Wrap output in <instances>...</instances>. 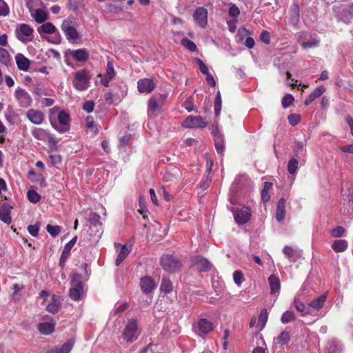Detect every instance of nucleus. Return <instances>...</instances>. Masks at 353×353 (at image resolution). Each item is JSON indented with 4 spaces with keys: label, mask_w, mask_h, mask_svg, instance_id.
<instances>
[{
    "label": "nucleus",
    "mask_w": 353,
    "mask_h": 353,
    "mask_svg": "<svg viewBox=\"0 0 353 353\" xmlns=\"http://www.w3.org/2000/svg\"><path fill=\"white\" fill-rule=\"evenodd\" d=\"M325 91V88L324 86H319L307 97L304 103L306 105L310 104L313 101L319 98Z\"/></svg>",
    "instance_id": "25"
},
{
    "label": "nucleus",
    "mask_w": 353,
    "mask_h": 353,
    "mask_svg": "<svg viewBox=\"0 0 353 353\" xmlns=\"http://www.w3.org/2000/svg\"><path fill=\"white\" fill-rule=\"evenodd\" d=\"M39 331L43 334H49L54 330V324L52 323H41L38 325Z\"/></svg>",
    "instance_id": "29"
},
{
    "label": "nucleus",
    "mask_w": 353,
    "mask_h": 353,
    "mask_svg": "<svg viewBox=\"0 0 353 353\" xmlns=\"http://www.w3.org/2000/svg\"><path fill=\"white\" fill-rule=\"evenodd\" d=\"M101 216L96 212H91L90 214L88 221L92 225H97L101 224L100 223Z\"/></svg>",
    "instance_id": "51"
},
{
    "label": "nucleus",
    "mask_w": 353,
    "mask_h": 353,
    "mask_svg": "<svg viewBox=\"0 0 353 353\" xmlns=\"http://www.w3.org/2000/svg\"><path fill=\"white\" fill-rule=\"evenodd\" d=\"M181 44L191 52H195L197 50L195 43L187 38L181 40Z\"/></svg>",
    "instance_id": "47"
},
{
    "label": "nucleus",
    "mask_w": 353,
    "mask_h": 353,
    "mask_svg": "<svg viewBox=\"0 0 353 353\" xmlns=\"http://www.w3.org/2000/svg\"><path fill=\"white\" fill-rule=\"evenodd\" d=\"M161 265L167 272H174L181 268V262L172 255H163L161 259Z\"/></svg>",
    "instance_id": "8"
},
{
    "label": "nucleus",
    "mask_w": 353,
    "mask_h": 353,
    "mask_svg": "<svg viewBox=\"0 0 353 353\" xmlns=\"http://www.w3.org/2000/svg\"><path fill=\"white\" fill-rule=\"evenodd\" d=\"M59 123L56 121H50L52 128L59 133H65L70 129V115L65 111L61 110L58 114Z\"/></svg>",
    "instance_id": "5"
},
{
    "label": "nucleus",
    "mask_w": 353,
    "mask_h": 353,
    "mask_svg": "<svg viewBox=\"0 0 353 353\" xmlns=\"http://www.w3.org/2000/svg\"><path fill=\"white\" fill-rule=\"evenodd\" d=\"M233 279L237 285H240L242 283L243 279V275L242 272L237 270L234 271L233 273Z\"/></svg>",
    "instance_id": "56"
},
{
    "label": "nucleus",
    "mask_w": 353,
    "mask_h": 353,
    "mask_svg": "<svg viewBox=\"0 0 353 353\" xmlns=\"http://www.w3.org/2000/svg\"><path fill=\"white\" fill-rule=\"evenodd\" d=\"M39 227L38 225H30L28 227V232L32 236H37L39 234Z\"/></svg>",
    "instance_id": "60"
},
{
    "label": "nucleus",
    "mask_w": 353,
    "mask_h": 353,
    "mask_svg": "<svg viewBox=\"0 0 353 353\" xmlns=\"http://www.w3.org/2000/svg\"><path fill=\"white\" fill-rule=\"evenodd\" d=\"M268 318V310L264 308L261 310L258 319L259 325H260L259 330H261L265 327Z\"/></svg>",
    "instance_id": "39"
},
{
    "label": "nucleus",
    "mask_w": 353,
    "mask_h": 353,
    "mask_svg": "<svg viewBox=\"0 0 353 353\" xmlns=\"http://www.w3.org/2000/svg\"><path fill=\"white\" fill-rule=\"evenodd\" d=\"M294 303L296 310L299 312H301L303 316L308 313L307 312H305V305L301 301H299L298 299H295Z\"/></svg>",
    "instance_id": "57"
},
{
    "label": "nucleus",
    "mask_w": 353,
    "mask_h": 353,
    "mask_svg": "<svg viewBox=\"0 0 353 353\" xmlns=\"http://www.w3.org/2000/svg\"><path fill=\"white\" fill-rule=\"evenodd\" d=\"M56 30L57 29L55 26L50 22L43 23L38 28V32L39 34H41L42 32L46 34H52L56 32Z\"/></svg>",
    "instance_id": "34"
},
{
    "label": "nucleus",
    "mask_w": 353,
    "mask_h": 353,
    "mask_svg": "<svg viewBox=\"0 0 353 353\" xmlns=\"http://www.w3.org/2000/svg\"><path fill=\"white\" fill-rule=\"evenodd\" d=\"M183 107L185 108L189 112L193 111V99L192 96H190L186 99L183 104Z\"/></svg>",
    "instance_id": "55"
},
{
    "label": "nucleus",
    "mask_w": 353,
    "mask_h": 353,
    "mask_svg": "<svg viewBox=\"0 0 353 353\" xmlns=\"http://www.w3.org/2000/svg\"><path fill=\"white\" fill-rule=\"evenodd\" d=\"M116 72L113 64L111 61H108L106 67V72L104 76L109 77V79H113L115 77Z\"/></svg>",
    "instance_id": "49"
},
{
    "label": "nucleus",
    "mask_w": 353,
    "mask_h": 353,
    "mask_svg": "<svg viewBox=\"0 0 353 353\" xmlns=\"http://www.w3.org/2000/svg\"><path fill=\"white\" fill-rule=\"evenodd\" d=\"M160 289L161 292L165 294L170 293L173 290V286L170 280L166 278H163Z\"/></svg>",
    "instance_id": "36"
},
{
    "label": "nucleus",
    "mask_w": 353,
    "mask_h": 353,
    "mask_svg": "<svg viewBox=\"0 0 353 353\" xmlns=\"http://www.w3.org/2000/svg\"><path fill=\"white\" fill-rule=\"evenodd\" d=\"M32 17L39 23H43L48 19L46 12L41 9L36 10L34 13L32 14Z\"/></svg>",
    "instance_id": "35"
},
{
    "label": "nucleus",
    "mask_w": 353,
    "mask_h": 353,
    "mask_svg": "<svg viewBox=\"0 0 353 353\" xmlns=\"http://www.w3.org/2000/svg\"><path fill=\"white\" fill-rule=\"evenodd\" d=\"M32 135L37 140L46 141L49 137V132L43 128H34L31 131Z\"/></svg>",
    "instance_id": "26"
},
{
    "label": "nucleus",
    "mask_w": 353,
    "mask_h": 353,
    "mask_svg": "<svg viewBox=\"0 0 353 353\" xmlns=\"http://www.w3.org/2000/svg\"><path fill=\"white\" fill-rule=\"evenodd\" d=\"M94 107V103L92 101H86L83 106V109L88 113H90L93 111Z\"/></svg>",
    "instance_id": "61"
},
{
    "label": "nucleus",
    "mask_w": 353,
    "mask_h": 353,
    "mask_svg": "<svg viewBox=\"0 0 353 353\" xmlns=\"http://www.w3.org/2000/svg\"><path fill=\"white\" fill-rule=\"evenodd\" d=\"M196 24L201 28H205L208 24V10L203 7L198 8L193 15Z\"/></svg>",
    "instance_id": "12"
},
{
    "label": "nucleus",
    "mask_w": 353,
    "mask_h": 353,
    "mask_svg": "<svg viewBox=\"0 0 353 353\" xmlns=\"http://www.w3.org/2000/svg\"><path fill=\"white\" fill-rule=\"evenodd\" d=\"M272 187V183L271 182H265L263 185V189L261 191V198L264 202H268L270 199V195L269 194V190Z\"/></svg>",
    "instance_id": "38"
},
{
    "label": "nucleus",
    "mask_w": 353,
    "mask_h": 353,
    "mask_svg": "<svg viewBox=\"0 0 353 353\" xmlns=\"http://www.w3.org/2000/svg\"><path fill=\"white\" fill-rule=\"evenodd\" d=\"M294 97L290 94H285L282 99V106L287 108L290 106L294 101Z\"/></svg>",
    "instance_id": "50"
},
{
    "label": "nucleus",
    "mask_w": 353,
    "mask_h": 353,
    "mask_svg": "<svg viewBox=\"0 0 353 353\" xmlns=\"http://www.w3.org/2000/svg\"><path fill=\"white\" fill-rule=\"evenodd\" d=\"M261 40L266 43V44H268L270 43V34L267 31H263L261 33Z\"/></svg>",
    "instance_id": "64"
},
{
    "label": "nucleus",
    "mask_w": 353,
    "mask_h": 353,
    "mask_svg": "<svg viewBox=\"0 0 353 353\" xmlns=\"http://www.w3.org/2000/svg\"><path fill=\"white\" fill-rule=\"evenodd\" d=\"M294 156L299 159L305 157L306 149L304 143L302 142H296L294 146Z\"/></svg>",
    "instance_id": "30"
},
{
    "label": "nucleus",
    "mask_w": 353,
    "mask_h": 353,
    "mask_svg": "<svg viewBox=\"0 0 353 353\" xmlns=\"http://www.w3.org/2000/svg\"><path fill=\"white\" fill-rule=\"evenodd\" d=\"M285 215V201L283 198L279 200L276 212V219L279 222L283 221Z\"/></svg>",
    "instance_id": "22"
},
{
    "label": "nucleus",
    "mask_w": 353,
    "mask_h": 353,
    "mask_svg": "<svg viewBox=\"0 0 353 353\" xmlns=\"http://www.w3.org/2000/svg\"><path fill=\"white\" fill-rule=\"evenodd\" d=\"M345 232V229L342 226H337L331 231V235L334 237H340Z\"/></svg>",
    "instance_id": "58"
},
{
    "label": "nucleus",
    "mask_w": 353,
    "mask_h": 353,
    "mask_svg": "<svg viewBox=\"0 0 353 353\" xmlns=\"http://www.w3.org/2000/svg\"><path fill=\"white\" fill-rule=\"evenodd\" d=\"M165 96L160 94L157 97H151L148 101V114L149 116H156L159 114L164 105Z\"/></svg>",
    "instance_id": "4"
},
{
    "label": "nucleus",
    "mask_w": 353,
    "mask_h": 353,
    "mask_svg": "<svg viewBox=\"0 0 353 353\" xmlns=\"http://www.w3.org/2000/svg\"><path fill=\"white\" fill-rule=\"evenodd\" d=\"M268 281L270 286L271 294H278L281 288V284L279 278L274 274H272L269 277Z\"/></svg>",
    "instance_id": "24"
},
{
    "label": "nucleus",
    "mask_w": 353,
    "mask_h": 353,
    "mask_svg": "<svg viewBox=\"0 0 353 353\" xmlns=\"http://www.w3.org/2000/svg\"><path fill=\"white\" fill-rule=\"evenodd\" d=\"M295 319L294 314L292 311H286L281 316V321L283 323H288L293 321Z\"/></svg>",
    "instance_id": "44"
},
{
    "label": "nucleus",
    "mask_w": 353,
    "mask_h": 353,
    "mask_svg": "<svg viewBox=\"0 0 353 353\" xmlns=\"http://www.w3.org/2000/svg\"><path fill=\"white\" fill-rule=\"evenodd\" d=\"M74 18L70 16L63 20L61 24L62 31L65 34L66 39L72 43H77L80 39L79 34L74 26Z\"/></svg>",
    "instance_id": "1"
},
{
    "label": "nucleus",
    "mask_w": 353,
    "mask_h": 353,
    "mask_svg": "<svg viewBox=\"0 0 353 353\" xmlns=\"http://www.w3.org/2000/svg\"><path fill=\"white\" fill-rule=\"evenodd\" d=\"M193 264L200 272H207L212 267L210 263L206 259L202 257H196L193 260Z\"/></svg>",
    "instance_id": "20"
},
{
    "label": "nucleus",
    "mask_w": 353,
    "mask_h": 353,
    "mask_svg": "<svg viewBox=\"0 0 353 353\" xmlns=\"http://www.w3.org/2000/svg\"><path fill=\"white\" fill-rule=\"evenodd\" d=\"M198 329L199 332L197 334L199 335L208 334L213 330V325L210 321L202 319L198 322Z\"/></svg>",
    "instance_id": "21"
},
{
    "label": "nucleus",
    "mask_w": 353,
    "mask_h": 353,
    "mask_svg": "<svg viewBox=\"0 0 353 353\" xmlns=\"http://www.w3.org/2000/svg\"><path fill=\"white\" fill-rule=\"evenodd\" d=\"M33 92L39 97L48 95V93L42 84H37L34 88Z\"/></svg>",
    "instance_id": "54"
},
{
    "label": "nucleus",
    "mask_w": 353,
    "mask_h": 353,
    "mask_svg": "<svg viewBox=\"0 0 353 353\" xmlns=\"http://www.w3.org/2000/svg\"><path fill=\"white\" fill-rule=\"evenodd\" d=\"M347 242L346 240H336L333 242L332 248L336 252H344L347 248Z\"/></svg>",
    "instance_id": "31"
},
{
    "label": "nucleus",
    "mask_w": 353,
    "mask_h": 353,
    "mask_svg": "<svg viewBox=\"0 0 353 353\" xmlns=\"http://www.w3.org/2000/svg\"><path fill=\"white\" fill-rule=\"evenodd\" d=\"M290 333L287 331H283L280 335L277 337L278 343L280 345H285L287 344L290 341Z\"/></svg>",
    "instance_id": "46"
},
{
    "label": "nucleus",
    "mask_w": 353,
    "mask_h": 353,
    "mask_svg": "<svg viewBox=\"0 0 353 353\" xmlns=\"http://www.w3.org/2000/svg\"><path fill=\"white\" fill-rule=\"evenodd\" d=\"M9 13L10 8L8 4L3 0H0V16L6 17Z\"/></svg>",
    "instance_id": "53"
},
{
    "label": "nucleus",
    "mask_w": 353,
    "mask_h": 353,
    "mask_svg": "<svg viewBox=\"0 0 353 353\" xmlns=\"http://www.w3.org/2000/svg\"><path fill=\"white\" fill-rule=\"evenodd\" d=\"M240 10L237 6H236L235 5H232L230 6L229 10L230 16L234 17L238 16Z\"/></svg>",
    "instance_id": "63"
},
{
    "label": "nucleus",
    "mask_w": 353,
    "mask_h": 353,
    "mask_svg": "<svg viewBox=\"0 0 353 353\" xmlns=\"http://www.w3.org/2000/svg\"><path fill=\"white\" fill-rule=\"evenodd\" d=\"M28 199L30 202L37 203L40 201L41 196L36 191L30 190L28 192Z\"/></svg>",
    "instance_id": "48"
},
{
    "label": "nucleus",
    "mask_w": 353,
    "mask_h": 353,
    "mask_svg": "<svg viewBox=\"0 0 353 353\" xmlns=\"http://www.w3.org/2000/svg\"><path fill=\"white\" fill-rule=\"evenodd\" d=\"M14 97L17 100L19 105L21 108H28L32 103V99L31 96L26 92V90L18 87L14 92Z\"/></svg>",
    "instance_id": "10"
},
{
    "label": "nucleus",
    "mask_w": 353,
    "mask_h": 353,
    "mask_svg": "<svg viewBox=\"0 0 353 353\" xmlns=\"http://www.w3.org/2000/svg\"><path fill=\"white\" fill-rule=\"evenodd\" d=\"M83 6V0H69V7L70 10H77Z\"/></svg>",
    "instance_id": "52"
},
{
    "label": "nucleus",
    "mask_w": 353,
    "mask_h": 353,
    "mask_svg": "<svg viewBox=\"0 0 353 353\" xmlns=\"http://www.w3.org/2000/svg\"><path fill=\"white\" fill-rule=\"evenodd\" d=\"M61 301L60 296L52 295L49 301V303L46 306V310L50 313H57L61 307Z\"/></svg>",
    "instance_id": "15"
},
{
    "label": "nucleus",
    "mask_w": 353,
    "mask_h": 353,
    "mask_svg": "<svg viewBox=\"0 0 353 353\" xmlns=\"http://www.w3.org/2000/svg\"><path fill=\"white\" fill-rule=\"evenodd\" d=\"M214 145L217 152L220 154H222L225 148L223 136L221 134H217V135L214 136Z\"/></svg>",
    "instance_id": "32"
},
{
    "label": "nucleus",
    "mask_w": 353,
    "mask_h": 353,
    "mask_svg": "<svg viewBox=\"0 0 353 353\" xmlns=\"http://www.w3.org/2000/svg\"><path fill=\"white\" fill-rule=\"evenodd\" d=\"M33 29L28 24L21 23L17 26L15 34L22 43H26L32 40Z\"/></svg>",
    "instance_id": "9"
},
{
    "label": "nucleus",
    "mask_w": 353,
    "mask_h": 353,
    "mask_svg": "<svg viewBox=\"0 0 353 353\" xmlns=\"http://www.w3.org/2000/svg\"><path fill=\"white\" fill-rule=\"evenodd\" d=\"M74 345V340L69 339L57 350V353H69Z\"/></svg>",
    "instance_id": "41"
},
{
    "label": "nucleus",
    "mask_w": 353,
    "mask_h": 353,
    "mask_svg": "<svg viewBox=\"0 0 353 353\" xmlns=\"http://www.w3.org/2000/svg\"><path fill=\"white\" fill-rule=\"evenodd\" d=\"M0 62L5 65H8L11 62V57L7 50L0 47Z\"/></svg>",
    "instance_id": "37"
},
{
    "label": "nucleus",
    "mask_w": 353,
    "mask_h": 353,
    "mask_svg": "<svg viewBox=\"0 0 353 353\" xmlns=\"http://www.w3.org/2000/svg\"><path fill=\"white\" fill-rule=\"evenodd\" d=\"M90 79L87 71L84 70H79L74 74L72 81L73 85L78 90H85L89 87Z\"/></svg>",
    "instance_id": "7"
},
{
    "label": "nucleus",
    "mask_w": 353,
    "mask_h": 353,
    "mask_svg": "<svg viewBox=\"0 0 353 353\" xmlns=\"http://www.w3.org/2000/svg\"><path fill=\"white\" fill-rule=\"evenodd\" d=\"M155 87V83L150 79H142L137 82V88L141 93H150Z\"/></svg>",
    "instance_id": "13"
},
{
    "label": "nucleus",
    "mask_w": 353,
    "mask_h": 353,
    "mask_svg": "<svg viewBox=\"0 0 353 353\" xmlns=\"http://www.w3.org/2000/svg\"><path fill=\"white\" fill-rule=\"evenodd\" d=\"M69 54L75 61L79 62H85L89 57L88 51L85 48L70 50Z\"/></svg>",
    "instance_id": "18"
},
{
    "label": "nucleus",
    "mask_w": 353,
    "mask_h": 353,
    "mask_svg": "<svg viewBox=\"0 0 353 353\" xmlns=\"http://www.w3.org/2000/svg\"><path fill=\"white\" fill-rule=\"evenodd\" d=\"M319 43V42L317 40L308 41L306 42H303L302 43V46L304 48H312L318 46Z\"/></svg>",
    "instance_id": "62"
},
{
    "label": "nucleus",
    "mask_w": 353,
    "mask_h": 353,
    "mask_svg": "<svg viewBox=\"0 0 353 353\" xmlns=\"http://www.w3.org/2000/svg\"><path fill=\"white\" fill-rule=\"evenodd\" d=\"M140 286L141 290L145 294H148L152 292L156 288L154 280L150 276H145L142 278L140 281Z\"/></svg>",
    "instance_id": "17"
},
{
    "label": "nucleus",
    "mask_w": 353,
    "mask_h": 353,
    "mask_svg": "<svg viewBox=\"0 0 353 353\" xmlns=\"http://www.w3.org/2000/svg\"><path fill=\"white\" fill-rule=\"evenodd\" d=\"M208 122L205 121L201 116H188L183 122L182 125L186 128H203Z\"/></svg>",
    "instance_id": "11"
},
{
    "label": "nucleus",
    "mask_w": 353,
    "mask_h": 353,
    "mask_svg": "<svg viewBox=\"0 0 353 353\" xmlns=\"http://www.w3.org/2000/svg\"><path fill=\"white\" fill-rule=\"evenodd\" d=\"M71 288L69 291L70 297L75 301L81 298L83 293V286L81 281V276L78 273H74L71 279Z\"/></svg>",
    "instance_id": "3"
},
{
    "label": "nucleus",
    "mask_w": 353,
    "mask_h": 353,
    "mask_svg": "<svg viewBox=\"0 0 353 353\" xmlns=\"http://www.w3.org/2000/svg\"><path fill=\"white\" fill-rule=\"evenodd\" d=\"M221 94L219 92L216 96L215 100H214V113L215 116L218 117L220 115L221 110Z\"/></svg>",
    "instance_id": "43"
},
{
    "label": "nucleus",
    "mask_w": 353,
    "mask_h": 353,
    "mask_svg": "<svg viewBox=\"0 0 353 353\" xmlns=\"http://www.w3.org/2000/svg\"><path fill=\"white\" fill-rule=\"evenodd\" d=\"M77 236L73 237L68 243H67L62 251L61 255L59 259V265L63 267L66 260L68 259L70 253V250L77 242Z\"/></svg>",
    "instance_id": "16"
},
{
    "label": "nucleus",
    "mask_w": 353,
    "mask_h": 353,
    "mask_svg": "<svg viewBox=\"0 0 353 353\" xmlns=\"http://www.w3.org/2000/svg\"><path fill=\"white\" fill-rule=\"evenodd\" d=\"M327 296L325 294H322L317 297L316 299H314L309 303V307H312V309L318 311L320 309H321L325 302Z\"/></svg>",
    "instance_id": "27"
},
{
    "label": "nucleus",
    "mask_w": 353,
    "mask_h": 353,
    "mask_svg": "<svg viewBox=\"0 0 353 353\" xmlns=\"http://www.w3.org/2000/svg\"><path fill=\"white\" fill-rule=\"evenodd\" d=\"M298 158L293 157L292 158L288 163V171L290 174H294L296 172V170L298 169Z\"/></svg>",
    "instance_id": "40"
},
{
    "label": "nucleus",
    "mask_w": 353,
    "mask_h": 353,
    "mask_svg": "<svg viewBox=\"0 0 353 353\" xmlns=\"http://www.w3.org/2000/svg\"><path fill=\"white\" fill-rule=\"evenodd\" d=\"M283 254L290 260V261H294V256H296V251L290 246H285L283 250Z\"/></svg>",
    "instance_id": "42"
},
{
    "label": "nucleus",
    "mask_w": 353,
    "mask_h": 353,
    "mask_svg": "<svg viewBox=\"0 0 353 353\" xmlns=\"http://www.w3.org/2000/svg\"><path fill=\"white\" fill-rule=\"evenodd\" d=\"M289 123L292 125H296L300 121V116L296 114H291L288 117Z\"/></svg>",
    "instance_id": "59"
},
{
    "label": "nucleus",
    "mask_w": 353,
    "mask_h": 353,
    "mask_svg": "<svg viewBox=\"0 0 353 353\" xmlns=\"http://www.w3.org/2000/svg\"><path fill=\"white\" fill-rule=\"evenodd\" d=\"M46 230L52 237H55L60 233L61 227L59 225L48 224L46 226Z\"/></svg>",
    "instance_id": "45"
},
{
    "label": "nucleus",
    "mask_w": 353,
    "mask_h": 353,
    "mask_svg": "<svg viewBox=\"0 0 353 353\" xmlns=\"http://www.w3.org/2000/svg\"><path fill=\"white\" fill-rule=\"evenodd\" d=\"M26 117L31 123L41 125L44 121L45 116L40 110L30 109L26 112Z\"/></svg>",
    "instance_id": "14"
},
{
    "label": "nucleus",
    "mask_w": 353,
    "mask_h": 353,
    "mask_svg": "<svg viewBox=\"0 0 353 353\" xmlns=\"http://www.w3.org/2000/svg\"><path fill=\"white\" fill-rule=\"evenodd\" d=\"M15 61L19 70L26 72L29 70L30 61L23 54H17L15 56Z\"/></svg>",
    "instance_id": "19"
},
{
    "label": "nucleus",
    "mask_w": 353,
    "mask_h": 353,
    "mask_svg": "<svg viewBox=\"0 0 353 353\" xmlns=\"http://www.w3.org/2000/svg\"><path fill=\"white\" fill-rule=\"evenodd\" d=\"M0 220L6 224L11 223L12 219L10 216V207L8 204H5L0 209Z\"/></svg>",
    "instance_id": "23"
},
{
    "label": "nucleus",
    "mask_w": 353,
    "mask_h": 353,
    "mask_svg": "<svg viewBox=\"0 0 353 353\" xmlns=\"http://www.w3.org/2000/svg\"><path fill=\"white\" fill-rule=\"evenodd\" d=\"M130 250L126 245H123L115 261V265L119 266L130 254Z\"/></svg>",
    "instance_id": "33"
},
{
    "label": "nucleus",
    "mask_w": 353,
    "mask_h": 353,
    "mask_svg": "<svg viewBox=\"0 0 353 353\" xmlns=\"http://www.w3.org/2000/svg\"><path fill=\"white\" fill-rule=\"evenodd\" d=\"M234 220L239 225L248 223L251 218V210L248 207L242 206L240 208H231Z\"/></svg>",
    "instance_id": "6"
},
{
    "label": "nucleus",
    "mask_w": 353,
    "mask_h": 353,
    "mask_svg": "<svg viewBox=\"0 0 353 353\" xmlns=\"http://www.w3.org/2000/svg\"><path fill=\"white\" fill-rule=\"evenodd\" d=\"M290 22L293 25L298 23L299 21V8L296 3H294L290 9Z\"/></svg>",
    "instance_id": "28"
},
{
    "label": "nucleus",
    "mask_w": 353,
    "mask_h": 353,
    "mask_svg": "<svg viewBox=\"0 0 353 353\" xmlns=\"http://www.w3.org/2000/svg\"><path fill=\"white\" fill-rule=\"evenodd\" d=\"M140 334L138 322L135 319H130L128 321L122 336L123 339L128 343H132L138 339Z\"/></svg>",
    "instance_id": "2"
}]
</instances>
